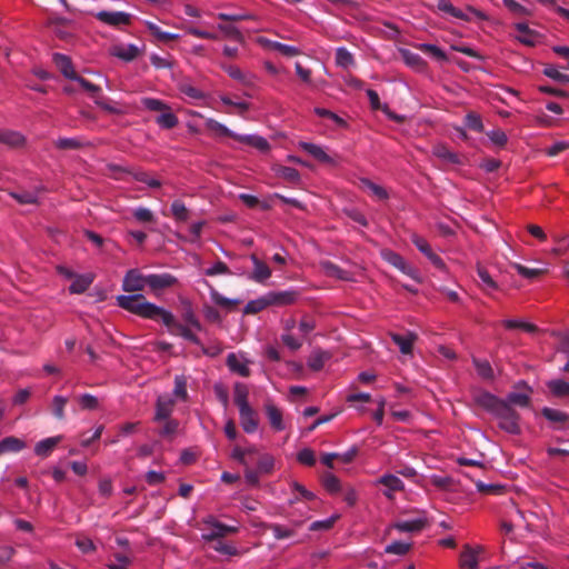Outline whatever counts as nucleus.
<instances>
[{"label":"nucleus","instance_id":"9d476101","mask_svg":"<svg viewBox=\"0 0 569 569\" xmlns=\"http://www.w3.org/2000/svg\"><path fill=\"white\" fill-rule=\"evenodd\" d=\"M267 297L270 306H289L297 301L299 292L297 290L270 291Z\"/></svg>","mask_w":569,"mask_h":569},{"label":"nucleus","instance_id":"37998d69","mask_svg":"<svg viewBox=\"0 0 569 569\" xmlns=\"http://www.w3.org/2000/svg\"><path fill=\"white\" fill-rule=\"evenodd\" d=\"M477 490L486 495L499 496L506 491V487L499 483H485L482 481L476 482Z\"/></svg>","mask_w":569,"mask_h":569},{"label":"nucleus","instance_id":"f03ea898","mask_svg":"<svg viewBox=\"0 0 569 569\" xmlns=\"http://www.w3.org/2000/svg\"><path fill=\"white\" fill-rule=\"evenodd\" d=\"M497 419H499V427L508 433L518 435L520 433L519 426V413L510 407L507 402H505L493 415Z\"/></svg>","mask_w":569,"mask_h":569},{"label":"nucleus","instance_id":"4468645a","mask_svg":"<svg viewBox=\"0 0 569 569\" xmlns=\"http://www.w3.org/2000/svg\"><path fill=\"white\" fill-rule=\"evenodd\" d=\"M264 411L271 428L276 431H282L284 429V423L281 410L271 401H267L264 405Z\"/></svg>","mask_w":569,"mask_h":569},{"label":"nucleus","instance_id":"4c0bfd02","mask_svg":"<svg viewBox=\"0 0 569 569\" xmlns=\"http://www.w3.org/2000/svg\"><path fill=\"white\" fill-rule=\"evenodd\" d=\"M68 403V398L63 396H54L51 402V412L58 420L66 418L64 408Z\"/></svg>","mask_w":569,"mask_h":569},{"label":"nucleus","instance_id":"0eeeda50","mask_svg":"<svg viewBox=\"0 0 569 569\" xmlns=\"http://www.w3.org/2000/svg\"><path fill=\"white\" fill-rule=\"evenodd\" d=\"M476 405L485 409L486 411L495 415L497 410L505 403V401L497 396L488 392L480 391L473 396Z\"/></svg>","mask_w":569,"mask_h":569},{"label":"nucleus","instance_id":"a18cd8bd","mask_svg":"<svg viewBox=\"0 0 569 569\" xmlns=\"http://www.w3.org/2000/svg\"><path fill=\"white\" fill-rule=\"evenodd\" d=\"M148 29L150 30L151 34L154 36L159 41L168 42L172 40H177L179 38V34L177 33H170L161 30L160 27L152 22H148Z\"/></svg>","mask_w":569,"mask_h":569},{"label":"nucleus","instance_id":"f704fd0d","mask_svg":"<svg viewBox=\"0 0 569 569\" xmlns=\"http://www.w3.org/2000/svg\"><path fill=\"white\" fill-rule=\"evenodd\" d=\"M269 306L270 305H269L268 297H267V295H264L256 300L249 301L243 309V313L244 315H256Z\"/></svg>","mask_w":569,"mask_h":569},{"label":"nucleus","instance_id":"f3484780","mask_svg":"<svg viewBox=\"0 0 569 569\" xmlns=\"http://www.w3.org/2000/svg\"><path fill=\"white\" fill-rule=\"evenodd\" d=\"M140 53L136 44H118L111 49V54L127 62L133 61Z\"/></svg>","mask_w":569,"mask_h":569},{"label":"nucleus","instance_id":"72a5a7b5","mask_svg":"<svg viewBox=\"0 0 569 569\" xmlns=\"http://www.w3.org/2000/svg\"><path fill=\"white\" fill-rule=\"evenodd\" d=\"M273 171L278 177L282 178L288 182L297 183L300 180V173L295 168L286 166H276L273 168Z\"/></svg>","mask_w":569,"mask_h":569},{"label":"nucleus","instance_id":"4d7b16f0","mask_svg":"<svg viewBox=\"0 0 569 569\" xmlns=\"http://www.w3.org/2000/svg\"><path fill=\"white\" fill-rule=\"evenodd\" d=\"M327 359H329L327 352L316 351L310 356L308 365L312 370L319 371L322 369Z\"/></svg>","mask_w":569,"mask_h":569},{"label":"nucleus","instance_id":"680f3d73","mask_svg":"<svg viewBox=\"0 0 569 569\" xmlns=\"http://www.w3.org/2000/svg\"><path fill=\"white\" fill-rule=\"evenodd\" d=\"M162 428L159 430V435L163 438L172 437L179 428V422L176 419H166Z\"/></svg>","mask_w":569,"mask_h":569},{"label":"nucleus","instance_id":"49530a36","mask_svg":"<svg viewBox=\"0 0 569 569\" xmlns=\"http://www.w3.org/2000/svg\"><path fill=\"white\" fill-rule=\"evenodd\" d=\"M360 184L362 188L368 189L375 194L378 199L385 200L388 198V192L381 186L376 184L371 180L367 178L360 179Z\"/></svg>","mask_w":569,"mask_h":569},{"label":"nucleus","instance_id":"393cba45","mask_svg":"<svg viewBox=\"0 0 569 569\" xmlns=\"http://www.w3.org/2000/svg\"><path fill=\"white\" fill-rule=\"evenodd\" d=\"M427 525L425 519H413V520H403L397 521L392 525V528L397 529L401 532H417L422 530Z\"/></svg>","mask_w":569,"mask_h":569},{"label":"nucleus","instance_id":"473e14b6","mask_svg":"<svg viewBox=\"0 0 569 569\" xmlns=\"http://www.w3.org/2000/svg\"><path fill=\"white\" fill-rule=\"evenodd\" d=\"M93 277L90 274L77 276L70 284L69 290L71 293H83L92 283Z\"/></svg>","mask_w":569,"mask_h":569},{"label":"nucleus","instance_id":"7c9ffc66","mask_svg":"<svg viewBox=\"0 0 569 569\" xmlns=\"http://www.w3.org/2000/svg\"><path fill=\"white\" fill-rule=\"evenodd\" d=\"M547 387L552 393V396L557 398H563L569 396V382L561 380V379H555L547 382Z\"/></svg>","mask_w":569,"mask_h":569},{"label":"nucleus","instance_id":"bf43d9fd","mask_svg":"<svg viewBox=\"0 0 569 569\" xmlns=\"http://www.w3.org/2000/svg\"><path fill=\"white\" fill-rule=\"evenodd\" d=\"M210 295H211V299L213 300V302L216 305L227 308V309H232L239 303L238 300H232V299L223 297L216 289H211Z\"/></svg>","mask_w":569,"mask_h":569},{"label":"nucleus","instance_id":"052dcab7","mask_svg":"<svg viewBox=\"0 0 569 569\" xmlns=\"http://www.w3.org/2000/svg\"><path fill=\"white\" fill-rule=\"evenodd\" d=\"M72 80L77 81L87 92H89L93 100H96V98L101 94V88L88 81L87 79L78 76V78H73Z\"/></svg>","mask_w":569,"mask_h":569},{"label":"nucleus","instance_id":"c85d7f7f","mask_svg":"<svg viewBox=\"0 0 569 569\" xmlns=\"http://www.w3.org/2000/svg\"><path fill=\"white\" fill-rule=\"evenodd\" d=\"M262 527L267 530H271L274 539L283 540L295 536V528H289L279 523H262Z\"/></svg>","mask_w":569,"mask_h":569},{"label":"nucleus","instance_id":"09e8293b","mask_svg":"<svg viewBox=\"0 0 569 569\" xmlns=\"http://www.w3.org/2000/svg\"><path fill=\"white\" fill-rule=\"evenodd\" d=\"M473 366L478 372V375L483 379H492L493 378V370L490 363L487 360H480L477 358H473L472 360Z\"/></svg>","mask_w":569,"mask_h":569},{"label":"nucleus","instance_id":"a19ab883","mask_svg":"<svg viewBox=\"0 0 569 569\" xmlns=\"http://www.w3.org/2000/svg\"><path fill=\"white\" fill-rule=\"evenodd\" d=\"M156 122L164 129H172L178 124L179 120L177 116L169 109L164 110L160 116H158Z\"/></svg>","mask_w":569,"mask_h":569},{"label":"nucleus","instance_id":"20e7f679","mask_svg":"<svg viewBox=\"0 0 569 569\" xmlns=\"http://www.w3.org/2000/svg\"><path fill=\"white\" fill-rule=\"evenodd\" d=\"M147 284V274H142L138 269H130L122 282V289L127 292L142 291Z\"/></svg>","mask_w":569,"mask_h":569},{"label":"nucleus","instance_id":"9b49d317","mask_svg":"<svg viewBox=\"0 0 569 569\" xmlns=\"http://www.w3.org/2000/svg\"><path fill=\"white\" fill-rule=\"evenodd\" d=\"M113 170H118L124 173H128L132 176V178L139 182L146 183L148 187L152 189H158L161 187V181L158 179H154L149 176L148 172L143 170H134V169H128V168H121L118 166L112 167Z\"/></svg>","mask_w":569,"mask_h":569},{"label":"nucleus","instance_id":"c9c22d12","mask_svg":"<svg viewBox=\"0 0 569 569\" xmlns=\"http://www.w3.org/2000/svg\"><path fill=\"white\" fill-rule=\"evenodd\" d=\"M542 416L555 423H566L569 420V413L552 408H543L541 410Z\"/></svg>","mask_w":569,"mask_h":569},{"label":"nucleus","instance_id":"2f4dec72","mask_svg":"<svg viewBox=\"0 0 569 569\" xmlns=\"http://www.w3.org/2000/svg\"><path fill=\"white\" fill-rule=\"evenodd\" d=\"M437 8L439 11L446 12L457 19L469 21L470 18L463 13L460 9L452 6L449 0H438Z\"/></svg>","mask_w":569,"mask_h":569},{"label":"nucleus","instance_id":"0e129e2a","mask_svg":"<svg viewBox=\"0 0 569 569\" xmlns=\"http://www.w3.org/2000/svg\"><path fill=\"white\" fill-rule=\"evenodd\" d=\"M179 90L184 96H187V97H189L191 99H194V100H199V99H202L204 97V94L202 93L201 90H199L198 88L193 87L192 84H190L188 82L181 83L179 86Z\"/></svg>","mask_w":569,"mask_h":569},{"label":"nucleus","instance_id":"b1692460","mask_svg":"<svg viewBox=\"0 0 569 569\" xmlns=\"http://www.w3.org/2000/svg\"><path fill=\"white\" fill-rule=\"evenodd\" d=\"M251 260L254 266L251 279L257 282H263L269 279L271 276V269L264 262L259 260L256 254L251 256Z\"/></svg>","mask_w":569,"mask_h":569},{"label":"nucleus","instance_id":"7ed1b4c3","mask_svg":"<svg viewBox=\"0 0 569 569\" xmlns=\"http://www.w3.org/2000/svg\"><path fill=\"white\" fill-rule=\"evenodd\" d=\"M206 523H208L210 528L207 533L202 535V538L204 540H218L228 535H233L239 531V528L237 526H228L214 519H210Z\"/></svg>","mask_w":569,"mask_h":569},{"label":"nucleus","instance_id":"f257e3e1","mask_svg":"<svg viewBox=\"0 0 569 569\" xmlns=\"http://www.w3.org/2000/svg\"><path fill=\"white\" fill-rule=\"evenodd\" d=\"M117 303L120 308L131 313L146 319L156 321L161 320L163 325H168V322L171 320V312L156 306L154 303L149 302L141 293L131 296H118Z\"/></svg>","mask_w":569,"mask_h":569},{"label":"nucleus","instance_id":"8fccbe9b","mask_svg":"<svg viewBox=\"0 0 569 569\" xmlns=\"http://www.w3.org/2000/svg\"><path fill=\"white\" fill-rule=\"evenodd\" d=\"M206 127L209 130L214 131L220 136L230 137V138H233L234 140H236V136H238L237 133L229 130L224 124L218 122L214 119H208L206 122Z\"/></svg>","mask_w":569,"mask_h":569},{"label":"nucleus","instance_id":"338daca9","mask_svg":"<svg viewBox=\"0 0 569 569\" xmlns=\"http://www.w3.org/2000/svg\"><path fill=\"white\" fill-rule=\"evenodd\" d=\"M465 123L470 130L476 132H481L483 130L481 118L473 112H470L466 116Z\"/></svg>","mask_w":569,"mask_h":569},{"label":"nucleus","instance_id":"603ef678","mask_svg":"<svg viewBox=\"0 0 569 569\" xmlns=\"http://www.w3.org/2000/svg\"><path fill=\"white\" fill-rule=\"evenodd\" d=\"M273 466H274V460H273L272 456H270L268 453L259 456L258 461H257V470L260 473H264V475L270 473L273 470Z\"/></svg>","mask_w":569,"mask_h":569},{"label":"nucleus","instance_id":"e433bc0d","mask_svg":"<svg viewBox=\"0 0 569 569\" xmlns=\"http://www.w3.org/2000/svg\"><path fill=\"white\" fill-rule=\"evenodd\" d=\"M381 257L386 262L393 266L398 270H403L406 268L405 259L399 253L390 249L382 250Z\"/></svg>","mask_w":569,"mask_h":569},{"label":"nucleus","instance_id":"412c9836","mask_svg":"<svg viewBox=\"0 0 569 569\" xmlns=\"http://www.w3.org/2000/svg\"><path fill=\"white\" fill-rule=\"evenodd\" d=\"M391 339L399 347L403 355H410L412 352L413 342L416 341L417 336L412 332H409L406 336L391 333Z\"/></svg>","mask_w":569,"mask_h":569},{"label":"nucleus","instance_id":"a878e982","mask_svg":"<svg viewBox=\"0 0 569 569\" xmlns=\"http://www.w3.org/2000/svg\"><path fill=\"white\" fill-rule=\"evenodd\" d=\"M236 140L249 144L262 152L268 151L270 148L269 142L263 137L256 134H238L236 136Z\"/></svg>","mask_w":569,"mask_h":569},{"label":"nucleus","instance_id":"423d86ee","mask_svg":"<svg viewBox=\"0 0 569 569\" xmlns=\"http://www.w3.org/2000/svg\"><path fill=\"white\" fill-rule=\"evenodd\" d=\"M177 282V278L171 273L164 272L147 274V284L153 292H158L160 290L173 287Z\"/></svg>","mask_w":569,"mask_h":569},{"label":"nucleus","instance_id":"ea45409f","mask_svg":"<svg viewBox=\"0 0 569 569\" xmlns=\"http://www.w3.org/2000/svg\"><path fill=\"white\" fill-rule=\"evenodd\" d=\"M171 213L172 217L179 222H184L190 217L189 210L181 200H174L171 203Z\"/></svg>","mask_w":569,"mask_h":569},{"label":"nucleus","instance_id":"bb28decb","mask_svg":"<svg viewBox=\"0 0 569 569\" xmlns=\"http://www.w3.org/2000/svg\"><path fill=\"white\" fill-rule=\"evenodd\" d=\"M24 137L13 130H0V142L12 148L21 147L24 144Z\"/></svg>","mask_w":569,"mask_h":569},{"label":"nucleus","instance_id":"cd10ccee","mask_svg":"<svg viewBox=\"0 0 569 569\" xmlns=\"http://www.w3.org/2000/svg\"><path fill=\"white\" fill-rule=\"evenodd\" d=\"M321 270L325 272L326 276L336 278L339 280H348L349 279V272L341 269L336 263L326 260L320 262Z\"/></svg>","mask_w":569,"mask_h":569},{"label":"nucleus","instance_id":"774afa93","mask_svg":"<svg viewBox=\"0 0 569 569\" xmlns=\"http://www.w3.org/2000/svg\"><path fill=\"white\" fill-rule=\"evenodd\" d=\"M78 400L83 410H96L99 407L98 398L90 393L80 396Z\"/></svg>","mask_w":569,"mask_h":569},{"label":"nucleus","instance_id":"1a4fd4ad","mask_svg":"<svg viewBox=\"0 0 569 569\" xmlns=\"http://www.w3.org/2000/svg\"><path fill=\"white\" fill-rule=\"evenodd\" d=\"M240 425L244 432L253 433L259 426V419L256 410L250 406L239 409Z\"/></svg>","mask_w":569,"mask_h":569},{"label":"nucleus","instance_id":"e2e57ef3","mask_svg":"<svg viewBox=\"0 0 569 569\" xmlns=\"http://www.w3.org/2000/svg\"><path fill=\"white\" fill-rule=\"evenodd\" d=\"M338 518H339L338 516H332L326 520L313 521L310 525L309 530L310 531H327L333 527V525Z\"/></svg>","mask_w":569,"mask_h":569},{"label":"nucleus","instance_id":"864d4df0","mask_svg":"<svg viewBox=\"0 0 569 569\" xmlns=\"http://www.w3.org/2000/svg\"><path fill=\"white\" fill-rule=\"evenodd\" d=\"M322 485L330 493H337L341 490L340 480L330 472L322 476Z\"/></svg>","mask_w":569,"mask_h":569},{"label":"nucleus","instance_id":"5701e85b","mask_svg":"<svg viewBox=\"0 0 569 569\" xmlns=\"http://www.w3.org/2000/svg\"><path fill=\"white\" fill-rule=\"evenodd\" d=\"M26 448V442L17 437L9 436L0 441V456L9 452H19Z\"/></svg>","mask_w":569,"mask_h":569},{"label":"nucleus","instance_id":"79ce46f5","mask_svg":"<svg viewBox=\"0 0 569 569\" xmlns=\"http://www.w3.org/2000/svg\"><path fill=\"white\" fill-rule=\"evenodd\" d=\"M402 58L409 67L416 69V70H422L426 66V62L418 54L410 50H403L402 51Z\"/></svg>","mask_w":569,"mask_h":569},{"label":"nucleus","instance_id":"6e6d98bb","mask_svg":"<svg viewBox=\"0 0 569 569\" xmlns=\"http://www.w3.org/2000/svg\"><path fill=\"white\" fill-rule=\"evenodd\" d=\"M503 326L507 329H522V330H525L527 332H530V333H533V332L538 331V328H537L536 325L529 323V322L519 321V320H513V319L505 320L503 321Z\"/></svg>","mask_w":569,"mask_h":569},{"label":"nucleus","instance_id":"aec40b11","mask_svg":"<svg viewBox=\"0 0 569 569\" xmlns=\"http://www.w3.org/2000/svg\"><path fill=\"white\" fill-rule=\"evenodd\" d=\"M226 363L230 371L238 373L241 377L247 378L251 373L248 363L241 361L240 358L233 352L227 356Z\"/></svg>","mask_w":569,"mask_h":569},{"label":"nucleus","instance_id":"c03bdc74","mask_svg":"<svg viewBox=\"0 0 569 569\" xmlns=\"http://www.w3.org/2000/svg\"><path fill=\"white\" fill-rule=\"evenodd\" d=\"M516 30H518L520 33H522L521 37H518L517 39L529 47L535 46V41L532 40V37L535 36V31H532L528 24L523 22L516 23L515 26Z\"/></svg>","mask_w":569,"mask_h":569},{"label":"nucleus","instance_id":"6ab92c4d","mask_svg":"<svg viewBox=\"0 0 569 569\" xmlns=\"http://www.w3.org/2000/svg\"><path fill=\"white\" fill-rule=\"evenodd\" d=\"M61 436L46 438L34 446V453L39 457L47 458L61 441Z\"/></svg>","mask_w":569,"mask_h":569},{"label":"nucleus","instance_id":"58836bf2","mask_svg":"<svg viewBox=\"0 0 569 569\" xmlns=\"http://www.w3.org/2000/svg\"><path fill=\"white\" fill-rule=\"evenodd\" d=\"M87 143L78 138H59L54 141V146L60 150H78L84 147Z\"/></svg>","mask_w":569,"mask_h":569},{"label":"nucleus","instance_id":"4be33fe9","mask_svg":"<svg viewBox=\"0 0 569 569\" xmlns=\"http://www.w3.org/2000/svg\"><path fill=\"white\" fill-rule=\"evenodd\" d=\"M525 387L528 388L529 392L528 393H521V392H510L508 393V396L506 397V399L503 400L505 402H507L510 407L512 406H517V407H520V408H528L531 403V398H530V393H531V389L527 386L526 382H522Z\"/></svg>","mask_w":569,"mask_h":569},{"label":"nucleus","instance_id":"39448f33","mask_svg":"<svg viewBox=\"0 0 569 569\" xmlns=\"http://www.w3.org/2000/svg\"><path fill=\"white\" fill-rule=\"evenodd\" d=\"M96 18L111 27H120L122 24L128 26L131 23L132 16L122 11H99L96 13Z\"/></svg>","mask_w":569,"mask_h":569},{"label":"nucleus","instance_id":"2eb2a0df","mask_svg":"<svg viewBox=\"0 0 569 569\" xmlns=\"http://www.w3.org/2000/svg\"><path fill=\"white\" fill-rule=\"evenodd\" d=\"M53 62L59 71L68 79L72 80L73 78H78L77 72L73 69V64L71 59L62 53L53 54Z\"/></svg>","mask_w":569,"mask_h":569},{"label":"nucleus","instance_id":"13d9d810","mask_svg":"<svg viewBox=\"0 0 569 569\" xmlns=\"http://www.w3.org/2000/svg\"><path fill=\"white\" fill-rule=\"evenodd\" d=\"M411 548V543L402 542V541H393L388 545L385 549L386 553L405 556Z\"/></svg>","mask_w":569,"mask_h":569},{"label":"nucleus","instance_id":"de8ad7c7","mask_svg":"<svg viewBox=\"0 0 569 569\" xmlns=\"http://www.w3.org/2000/svg\"><path fill=\"white\" fill-rule=\"evenodd\" d=\"M543 74L560 83H569V74L561 72L557 67L547 64L543 69Z\"/></svg>","mask_w":569,"mask_h":569},{"label":"nucleus","instance_id":"5fc2aeb1","mask_svg":"<svg viewBox=\"0 0 569 569\" xmlns=\"http://www.w3.org/2000/svg\"><path fill=\"white\" fill-rule=\"evenodd\" d=\"M379 482L391 491H400L403 489V482L393 475H385L380 478Z\"/></svg>","mask_w":569,"mask_h":569},{"label":"nucleus","instance_id":"dca6fc26","mask_svg":"<svg viewBox=\"0 0 569 569\" xmlns=\"http://www.w3.org/2000/svg\"><path fill=\"white\" fill-rule=\"evenodd\" d=\"M432 154L440 159L443 163H451V164H462L461 157L452 152L447 146L445 144H437L432 148Z\"/></svg>","mask_w":569,"mask_h":569},{"label":"nucleus","instance_id":"69168bd1","mask_svg":"<svg viewBox=\"0 0 569 569\" xmlns=\"http://www.w3.org/2000/svg\"><path fill=\"white\" fill-rule=\"evenodd\" d=\"M502 2L509 9V11L518 17H526L531 14V12L526 7L515 0H502Z\"/></svg>","mask_w":569,"mask_h":569},{"label":"nucleus","instance_id":"ddd939ff","mask_svg":"<svg viewBox=\"0 0 569 569\" xmlns=\"http://www.w3.org/2000/svg\"><path fill=\"white\" fill-rule=\"evenodd\" d=\"M174 401L168 396H159L156 403L154 421L170 419Z\"/></svg>","mask_w":569,"mask_h":569},{"label":"nucleus","instance_id":"a211bd4d","mask_svg":"<svg viewBox=\"0 0 569 569\" xmlns=\"http://www.w3.org/2000/svg\"><path fill=\"white\" fill-rule=\"evenodd\" d=\"M299 147L306 152H308L316 160L323 163L335 164V160L329 154H327L326 151L320 146L311 142L301 141L299 143Z\"/></svg>","mask_w":569,"mask_h":569},{"label":"nucleus","instance_id":"3c124183","mask_svg":"<svg viewBox=\"0 0 569 569\" xmlns=\"http://www.w3.org/2000/svg\"><path fill=\"white\" fill-rule=\"evenodd\" d=\"M336 63L339 67L349 68L355 63V59L346 48H338L336 51Z\"/></svg>","mask_w":569,"mask_h":569},{"label":"nucleus","instance_id":"c756f323","mask_svg":"<svg viewBox=\"0 0 569 569\" xmlns=\"http://www.w3.org/2000/svg\"><path fill=\"white\" fill-rule=\"evenodd\" d=\"M249 390L246 385L237 382L233 388V400L238 409L250 407L248 402Z\"/></svg>","mask_w":569,"mask_h":569},{"label":"nucleus","instance_id":"f8f14e48","mask_svg":"<svg viewBox=\"0 0 569 569\" xmlns=\"http://www.w3.org/2000/svg\"><path fill=\"white\" fill-rule=\"evenodd\" d=\"M164 326L169 329L171 335L180 336L194 345H200L199 338L191 331V329L187 326L176 322L172 313L170 322Z\"/></svg>","mask_w":569,"mask_h":569},{"label":"nucleus","instance_id":"6e6552de","mask_svg":"<svg viewBox=\"0 0 569 569\" xmlns=\"http://www.w3.org/2000/svg\"><path fill=\"white\" fill-rule=\"evenodd\" d=\"M483 551L481 546L473 548L470 545H465L460 553V566L466 569H478V555Z\"/></svg>","mask_w":569,"mask_h":569}]
</instances>
